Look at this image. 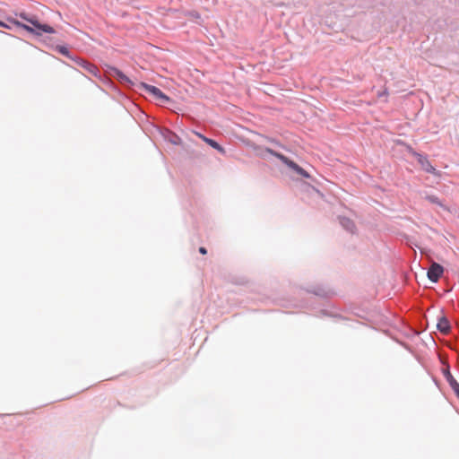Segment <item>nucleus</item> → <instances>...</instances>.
<instances>
[{
  "label": "nucleus",
  "mask_w": 459,
  "mask_h": 459,
  "mask_svg": "<svg viewBox=\"0 0 459 459\" xmlns=\"http://www.w3.org/2000/svg\"><path fill=\"white\" fill-rule=\"evenodd\" d=\"M16 15L18 17H20L22 20L26 21L29 23H30V21H31L32 18L34 17V15L29 14V13H27L25 12H21L19 13H16Z\"/></svg>",
  "instance_id": "obj_15"
},
{
  "label": "nucleus",
  "mask_w": 459,
  "mask_h": 459,
  "mask_svg": "<svg viewBox=\"0 0 459 459\" xmlns=\"http://www.w3.org/2000/svg\"><path fill=\"white\" fill-rule=\"evenodd\" d=\"M339 222L341 226L350 233H354L356 230V225L352 220L346 216H339Z\"/></svg>",
  "instance_id": "obj_12"
},
{
  "label": "nucleus",
  "mask_w": 459,
  "mask_h": 459,
  "mask_svg": "<svg viewBox=\"0 0 459 459\" xmlns=\"http://www.w3.org/2000/svg\"><path fill=\"white\" fill-rule=\"evenodd\" d=\"M437 328L441 333L445 335L451 332V324L446 316H442L438 318Z\"/></svg>",
  "instance_id": "obj_11"
},
{
  "label": "nucleus",
  "mask_w": 459,
  "mask_h": 459,
  "mask_svg": "<svg viewBox=\"0 0 459 459\" xmlns=\"http://www.w3.org/2000/svg\"><path fill=\"white\" fill-rule=\"evenodd\" d=\"M74 64L81 66L85 71H87L89 74H92L93 76H95L99 80L102 81L103 82H105L107 84H112L111 81L108 78H104V76L101 74L100 71L95 65L90 63L89 61L83 59L82 57L78 56L76 58Z\"/></svg>",
  "instance_id": "obj_5"
},
{
  "label": "nucleus",
  "mask_w": 459,
  "mask_h": 459,
  "mask_svg": "<svg viewBox=\"0 0 459 459\" xmlns=\"http://www.w3.org/2000/svg\"><path fill=\"white\" fill-rule=\"evenodd\" d=\"M444 271L445 269L443 265L437 262H433L427 271V277L431 282L437 283L443 276Z\"/></svg>",
  "instance_id": "obj_7"
},
{
  "label": "nucleus",
  "mask_w": 459,
  "mask_h": 459,
  "mask_svg": "<svg viewBox=\"0 0 459 459\" xmlns=\"http://www.w3.org/2000/svg\"><path fill=\"white\" fill-rule=\"evenodd\" d=\"M8 21L11 23H13L15 27L21 28V29L26 30L27 32L33 34L36 37L42 36L43 33H48V34L56 33V30L52 26H50L47 23L40 22L36 15H34L32 20L30 21V25L23 23L14 18H11V17H8Z\"/></svg>",
  "instance_id": "obj_1"
},
{
  "label": "nucleus",
  "mask_w": 459,
  "mask_h": 459,
  "mask_svg": "<svg viewBox=\"0 0 459 459\" xmlns=\"http://www.w3.org/2000/svg\"><path fill=\"white\" fill-rule=\"evenodd\" d=\"M55 49L61 55L66 56L72 61L75 62L76 58L79 56L77 55L73 54L66 46L65 45H56Z\"/></svg>",
  "instance_id": "obj_13"
},
{
  "label": "nucleus",
  "mask_w": 459,
  "mask_h": 459,
  "mask_svg": "<svg viewBox=\"0 0 459 459\" xmlns=\"http://www.w3.org/2000/svg\"><path fill=\"white\" fill-rule=\"evenodd\" d=\"M188 16L195 20L201 19V14L197 11H190L188 12Z\"/></svg>",
  "instance_id": "obj_18"
},
{
  "label": "nucleus",
  "mask_w": 459,
  "mask_h": 459,
  "mask_svg": "<svg viewBox=\"0 0 459 459\" xmlns=\"http://www.w3.org/2000/svg\"><path fill=\"white\" fill-rule=\"evenodd\" d=\"M204 143H206L212 148L217 150L222 155L226 154V150L222 147L217 141L212 138H204Z\"/></svg>",
  "instance_id": "obj_14"
},
{
  "label": "nucleus",
  "mask_w": 459,
  "mask_h": 459,
  "mask_svg": "<svg viewBox=\"0 0 459 459\" xmlns=\"http://www.w3.org/2000/svg\"><path fill=\"white\" fill-rule=\"evenodd\" d=\"M13 26H14V25L13 23H11L8 20H7V22H4V21L0 20V27H2V28L7 29V30H12Z\"/></svg>",
  "instance_id": "obj_17"
},
{
  "label": "nucleus",
  "mask_w": 459,
  "mask_h": 459,
  "mask_svg": "<svg viewBox=\"0 0 459 459\" xmlns=\"http://www.w3.org/2000/svg\"><path fill=\"white\" fill-rule=\"evenodd\" d=\"M139 90H144L147 93L152 95L156 100L160 101L161 103H168L171 101V99L166 95L160 88L148 84L146 82H141L137 85Z\"/></svg>",
  "instance_id": "obj_4"
},
{
  "label": "nucleus",
  "mask_w": 459,
  "mask_h": 459,
  "mask_svg": "<svg viewBox=\"0 0 459 459\" xmlns=\"http://www.w3.org/2000/svg\"><path fill=\"white\" fill-rule=\"evenodd\" d=\"M196 134L198 135L199 138H201L204 142V138H207L205 135L200 134V133H196Z\"/></svg>",
  "instance_id": "obj_23"
},
{
  "label": "nucleus",
  "mask_w": 459,
  "mask_h": 459,
  "mask_svg": "<svg viewBox=\"0 0 459 459\" xmlns=\"http://www.w3.org/2000/svg\"><path fill=\"white\" fill-rule=\"evenodd\" d=\"M199 252H200L202 255H205V254H207V249H206L204 247H199Z\"/></svg>",
  "instance_id": "obj_21"
},
{
  "label": "nucleus",
  "mask_w": 459,
  "mask_h": 459,
  "mask_svg": "<svg viewBox=\"0 0 459 459\" xmlns=\"http://www.w3.org/2000/svg\"><path fill=\"white\" fill-rule=\"evenodd\" d=\"M443 376L446 378V380L448 383L451 389L454 391L455 396L459 400V383L456 381V379L454 377V376L450 372L449 367L443 369Z\"/></svg>",
  "instance_id": "obj_8"
},
{
  "label": "nucleus",
  "mask_w": 459,
  "mask_h": 459,
  "mask_svg": "<svg viewBox=\"0 0 459 459\" xmlns=\"http://www.w3.org/2000/svg\"><path fill=\"white\" fill-rule=\"evenodd\" d=\"M427 200L429 202H430L431 204H437V205H439V206H442V203L439 199V197H437V195H428L427 196Z\"/></svg>",
  "instance_id": "obj_16"
},
{
  "label": "nucleus",
  "mask_w": 459,
  "mask_h": 459,
  "mask_svg": "<svg viewBox=\"0 0 459 459\" xmlns=\"http://www.w3.org/2000/svg\"><path fill=\"white\" fill-rule=\"evenodd\" d=\"M256 152H258V154L260 157L264 158V154L268 153L278 160H280L283 164H285L288 168L292 169L296 174L301 176L305 178H309L310 175L307 171H306L302 167H300L298 163H296L294 160H290L284 154L276 152L269 147H262V146H256L255 148Z\"/></svg>",
  "instance_id": "obj_2"
},
{
  "label": "nucleus",
  "mask_w": 459,
  "mask_h": 459,
  "mask_svg": "<svg viewBox=\"0 0 459 459\" xmlns=\"http://www.w3.org/2000/svg\"><path fill=\"white\" fill-rule=\"evenodd\" d=\"M266 140L275 146L282 147L281 143L275 138L266 137Z\"/></svg>",
  "instance_id": "obj_19"
},
{
  "label": "nucleus",
  "mask_w": 459,
  "mask_h": 459,
  "mask_svg": "<svg viewBox=\"0 0 459 459\" xmlns=\"http://www.w3.org/2000/svg\"><path fill=\"white\" fill-rule=\"evenodd\" d=\"M161 135L165 140L172 143L173 145H179L182 142L181 138L173 131L169 128H162L160 130Z\"/></svg>",
  "instance_id": "obj_10"
},
{
  "label": "nucleus",
  "mask_w": 459,
  "mask_h": 459,
  "mask_svg": "<svg viewBox=\"0 0 459 459\" xmlns=\"http://www.w3.org/2000/svg\"><path fill=\"white\" fill-rule=\"evenodd\" d=\"M104 71L107 77L116 79L126 89H131L135 85V83L127 75L116 66L105 65Z\"/></svg>",
  "instance_id": "obj_3"
},
{
  "label": "nucleus",
  "mask_w": 459,
  "mask_h": 459,
  "mask_svg": "<svg viewBox=\"0 0 459 459\" xmlns=\"http://www.w3.org/2000/svg\"><path fill=\"white\" fill-rule=\"evenodd\" d=\"M386 95H387V91L386 90H385L383 92L378 93V97L379 98H381L383 96H386Z\"/></svg>",
  "instance_id": "obj_22"
},
{
  "label": "nucleus",
  "mask_w": 459,
  "mask_h": 459,
  "mask_svg": "<svg viewBox=\"0 0 459 459\" xmlns=\"http://www.w3.org/2000/svg\"><path fill=\"white\" fill-rule=\"evenodd\" d=\"M413 157L416 158L418 163L420 165L421 169L427 173L432 174L434 176H439L440 172L437 170V169L431 164L428 156L426 154L420 153L414 150L410 152Z\"/></svg>",
  "instance_id": "obj_6"
},
{
  "label": "nucleus",
  "mask_w": 459,
  "mask_h": 459,
  "mask_svg": "<svg viewBox=\"0 0 459 459\" xmlns=\"http://www.w3.org/2000/svg\"><path fill=\"white\" fill-rule=\"evenodd\" d=\"M320 314L322 316H337V315L331 314L326 309H321Z\"/></svg>",
  "instance_id": "obj_20"
},
{
  "label": "nucleus",
  "mask_w": 459,
  "mask_h": 459,
  "mask_svg": "<svg viewBox=\"0 0 459 459\" xmlns=\"http://www.w3.org/2000/svg\"><path fill=\"white\" fill-rule=\"evenodd\" d=\"M306 290L307 293H311L324 299L330 298L333 294L332 290L326 289L322 285L313 286Z\"/></svg>",
  "instance_id": "obj_9"
}]
</instances>
